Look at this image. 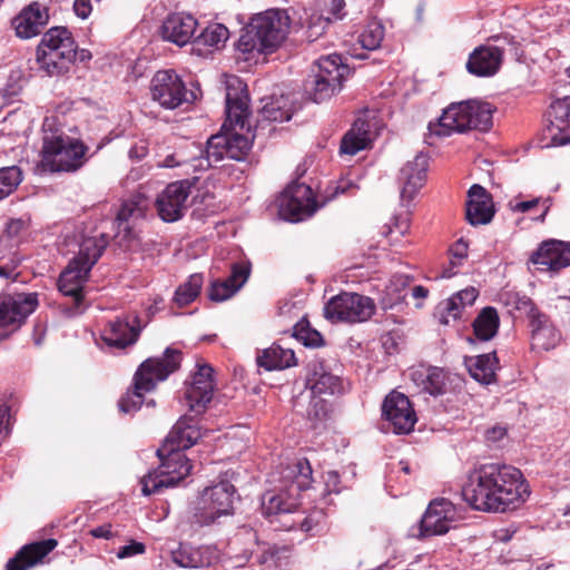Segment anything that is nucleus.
I'll return each mask as SVG.
<instances>
[{
    "label": "nucleus",
    "mask_w": 570,
    "mask_h": 570,
    "mask_svg": "<svg viewBox=\"0 0 570 570\" xmlns=\"http://www.w3.org/2000/svg\"><path fill=\"white\" fill-rule=\"evenodd\" d=\"M312 473L308 460L302 459L282 468L277 478L273 474L272 482L278 481V484L262 497V513L271 523L278 522L287 531L301 529L309 532L317 528L322 512L315 511L308 515L298 512L301 492L309 488Z\"/></svg>",
    "instance_id": "1"
},
{
    "label": "nucleus",
    "mask_w": 570,
    "mask_h": 570,
    "mask_svg": "<svg viewBox=\"0 0 570 570\" xmlns=\"http://www.w3.org/2000/svg\"><path fill=\"white\" fill-rule=\"evenodd\" d=\"M529 494L521 471L498 463L474 469L462 488L464 501L472 509L484 512H505L524 502Z\"/></svg>",
    "instance_id": "2"
},
{
    "label": "nucleus",
    "mask_w": 570,
    "mask_h": 570,
    "mask_svg": "<svg viewBox=\"0 0 570 570\" xmlns=\"http://www.w3.org/2000/svg\"><path fill=\"white\" fill-rule=\"evenodd\" d=\"M234 81L237 87L228 83L226 88V120L222 130L207 140L205 155L208 166H214L224 158L244 160L252 147V140L247 136L235 131L236 128L250 130V112L246 86L238 78Z\"/></svg>",
    "instance_id": "3"
},
{
    "label": "nucleus",
    "mask_w": 570,
    "mask_h": 570,
    "mask_svg": "<svg viewBox=\"0 0 570 570\" xmlns=\"http://www.w3.org/2000/svg\"><path fill=\"white\" fill-rule=\"evenodd\" d=\"M42 131L41 166L45 170L72 173L85 165L89 147L58 128L55 118L43 120Z\"/></svg>",
    "instance_id": "4"
},
{
    "label": "nucleus",
    "mask_w": 570,
    "mask_h": 570,
    "mask_svg": "<svg viewBox=\"0 0 570 570\" xmlns=\"http://www.w3.org/2000/svg\"><path fill=\"white\" fill-rule=\"evenodd\" d=\"M289 28L288 17L281 10H267L256 14L244 28L236 50L244 60L256 55L272 52L286 38Z\"/></svg>",
    "instance_id": "5"
},
{
    "label": "nucleus",
    "mask_w": 570,
    "mask_h": 570,
    "mask_svg": "<svg viewBox=\"0 0 570 570\" xmlns=\"http://www.w3.org/2000/svg\"><path fill=\"white\" fill-rule=\"evenodd\" d=\"M180 362L181 352L171 347H167L160 357L144 361L135 373L134 390L119 400V410L124 413L138 411L144 403V393L153 391L157 383L177 371Z\"/></svg>",
    "instance_id": "6"
},
{
    "label": "nucleus",
    "mask_w": 570,
    "mask_h": 570,
    "mask_svg": "<svg viewBox=\"0 0 570 570\" xmlns=\"http://www.w3.org/2000/svg\"><path fill=\"white\" fill-rule=\"evenodd\" d=\"M108 245V236L85 238L79 245L78 254L69 262L58 279V289L73 299L76 308H80L85 297V283L89 272L97 263Z\"/></svg>",
    "instance_id": "7"
},
{
    "label": "nucleus",
    "mask_w": 570,
    "mask_h": 570,
    "mask_svg": "<svg viewBox=\"0 0 570 570\" xmlns=\"http://www.w3.org/2000/svg\"><path fill=\"white\" fill-rule=\"evenodd\" d=\"M493 108L489 102L476 100L453 102L443 110L438 122L429 125V135L448 137L466 130L487 131L492 126Z\"/></svg>",
    "instance_id": "8"
},
{
    "label": "nucleus",
    "mask_w": 570,
    "mask_h": 570,
    "mask_svg": "<svg viewBox=\"0 0 570 570\" xmlns=\"http://www.w3.org/2000/svg\"><path fill=\"white\" fill-rule=\"evenodd\" d=\"M77 56V46L65 27L49 29L37 48L36 63L46 76H60L69 70Z\"/></svg>",
    "instance_id": "9"
},
{
    "label": "nucleus",
    "mask_w": 570,
    "mask_h": 570,
    "mask_svg": "<svg viewBox=\"0 0 570 570\" xmlns=\"http://www.w3.org/2000/svg\"><path fill=\"white\" fill-rule=\"evenodd\" d=\"M157 454L160 458V465L140 481L144 495L158 493L164 488L175 487L191 471L189 459L179 450L168 448V454L164 458L163 450L159 449Z\"/></svg>",
    "instance_id": "10"
},
{
    "label": "nucleus",
    "mask_w": 570,
    "mask_h": 570,
    "mask_svg": "<svg viewBox=\"0 0 570 570\" xmlns=\"http://www.w3.org/2000/svg\"><path fill=\"white\" fill-rule=\"evenodd\" d=\"M235 493V487L226 480L205 488L191 522L198 527H208L215 524L220 517L233 514Z\"/></svg>",
    "instance_id": "11"
},
{
    "label": "nucleus",
    "mask_w": 570,
    "mask_h": 570,
    "mask_svg": "<svg viewBox=\"0 0 570 570\" xmlns=\"http://www.w3.org/2000/svg\"><path fill=\"white\" fill-rule=\"evenodd\" d=\"M375 312L372 298L356 293L342 292L324 306V316L331 322L361 323Z\"/></svg>",
    "instance_id": "12"
},
{
    "label": "nucleus",
    "mask_w": 570,
    "mask_h": 570,
    "mask_svg": "<svg viewBox=\"0 0 570 570\" xmlns=\"http://www.w3.org/2000/svg\"><path fill=\"white\" fill-rule=\"evenodd\" d=\"M277 202L279 216L291 223L311 217L318 208L312 188L296 181L284 189Z\"/></svg>",
    "instance_id": "13"
},
{
    "label": "nucleus",
    "mask_w": 570,
    "mask_h": 570,
    "mask_svg": "<svg viewBox=\"0 0 570 570\" xmlns=\"http://www.w3.org/2000/svg\"><path fill=\"white\" fill-rule=\"evenodd\" d=\"M151 96L166 109H175L184 104H191L196 95L187 90L179 76L173 70H160L151 80Z\"/></svg>",
    "instance_id": "14"
},
{
    "label": "nucleus",
    "mask_w": 570,
    "mask_h": 570,
    "mask_svg": "<svg viewBox=\"0 0 570 570\" xmlns=\"http://www.w3.org/2000/svg\"><path fill=\"white\" fill-rule=\"evenodd\" d=\"M190 189L191 183L187 179L168 184L155 202L158 216L166 223L181 219L188 208Z\"/></svg>",
    "instance_id": "15"
},
{
    "label": "nucleus",
    "mask_w": 570,
    "mask_h": 570,
    "mask_svg": "<svg viewBox=\"0 0 570 570\" xmlns=\"http://www.w3.org/2000/svg\"><path fill=\"white\" fill-rule=\"evenodd\" d=\"M145 326L136 313L117 316L108 322L101 338L109 347L124 350L138 341Z\"/></svg>",
    "instance_id": "16"
},
{
    "label": "nucleus",
    "mask_w": 570,
    "mask_h": 570,
    "mask_svg": "<svg viewBox=\"0 0 570 570\" xmlns=\"http://www.w3.org/2000/svg\"><path fill=\"white\" fill-rule=\"evenodd\" d=\"M454 504L444 498L433 500L420 522V537H432L446 533L455 522Z\"/></svg>",
    "instance_id": "17"
},
{
    "label": "nucleus",
    "mask_w": 570,
    "mask_h": 570,
    "mask_svg": "<svg viewBox=\"0 0 570 570\" xmlns=\"http://www.w3.org/2000/svg\"><path fill=\"white\" fill-rule=\"evenodd\" d=\"M214 389V368L206 363L197 364L191 384L185 392L186 405L196 414L203 413L213 399Z\"/></svg>",
    "instance_id": "18"
},
{
    "label": "nucleus",
    "mask_w": 570,
    "mask_h": 570,
    "mask_svg": "<svg viewBox=\"0 0 570 570\" xmlns=\"http://www.w3.org/2000/svg\"><path fill=\"white\" fill-rule=\"evenodd\" d=\"M382 413L393 426L395 434L410 433L416 422V414L407 396L400 392H391L384 400Z\"/></svg>",
    "instance_id": "19"
},
{
    "label": "nucleus",
    "mask_w": 570,
    "mask_h": 570,
    "mask_svg": "<svg viewBox=\"0 0 570 570\" xmlns=\"http://www.w3.org/2000/svg\"><path fill=\"white\" fill-rule=\"evenodd\" d=\"M148 208L149 202L142 194H135L125 199L115 219L116 237L122 236V239L135 238L137 236L136 226L145 217Z\"/></svg>",
    "instance_id": "20"
},
{
    "label": "nucleus",
    "mask_w": 570,
    "mask_h": 570,
    "mask_svg": "<svg viewBox=\"0 0 570 570\" xmlns=\"http://www.w3.org/2000/svg\"><path fill=\"white\" fill-rule=\"evenodd\" d=\"M305 386L313 396L335 395L344 392L343 381L333 374L324 361L313 360L306 365Z\"/></svg>",
    "instance_id": "21"
},
{
    "label": "nucleus",
    "mask_w": 570,
    "mask_h": 570,
    "mask_svg": "<svg viewBox=\"0 0 570 570\" xmlns=\"http://www.w3.org/2000/svg\"><path fill=\"white\" fill-rule=\"evenodd\" d=\"M428 170V157L419 154L413 160L407 161L400 170L399 184L401 187V205L409 208L412 199L425 183Z\"/></svg>",
    "instance_id": "22"
},
{
    "label": "nucleus",
    "mask_w": 570,
    "mask_h": 570,
    "mask_svg": "<svg viewBox=\"0 0 570 570\" xmlns=\"http://www.w3.org/2000/svg\"><path fill=\"white\" fill-rule=\"evenodd\" d=\"M38 306L36 293L3 294L0 296V327L23 322Z\"/></svg>",
    "instance_id": "23"
},
{
    "label": "nucleus",
    "mask_w": 570,
    "mask_h": 570,
    "mask_svg": "<svg viewBox=\"0 0 570 570\" xmlns=\"http://www.w3.org/2000/svg\"><path fill=\"white\" fill-rule=\"evenodd\" d=\"M249 262H236L230 266V275L226 279H214L208 288V297L213 302H224L234 296L248 281Z\"/></svg>",
    "instance_id": "24"
},
{
    "label": "nucleus",
    "mask_w": 570,
    "mask_h": 570,
    "mask_svg": "<svg viewBox=\"0 0 570 570\" xmlns=\"http://www.w3.org/2000/svg\"><path fill=\"white\" fill-rule=\"evenodd\" d=\"M531 347L534 351H550L558 346L561 333L550 316L539 311L528 321Z\"/></svg>",
    "instance_id": "25"
},
{
    "label": "nucleus",
    "mask_w": 570,
    "mask_h": 570,
    "mask_svg": "<svg viewBox=\"0 0 570 570\" xmlns=\"http://www.w3.org/2000/svg\"><path fill=\"white\" fill-rule=\"evenodd\" d=\"M58 546L56 539H46L21 547L14 557L6 563V570H30L42 563L43 559Z\"/></svg>",
    "instance_id": "26"
},
{
    "label": "nucleus",
    "mask_w": 570,
    "mask_h": 570,
    "mask_svg": "<svg viewBox=\"0 0 570 570\" xmlns=\"http://www.w3.org/2000/svg\"><path fill=\"white\" fill-rule=\"evenodd\" d=\"M197 26L196 18L190 13L176 12L164 20L160 33L164 40L183 47L194 38Z\"/></svg>",
    "instance_id": "27"
},
{
    "label": "nucleus",
    "mask_w": 570,
    "mask_h": 570,
    "mask_svg": "<svg viewBox=\"0 0 570 570\" xmlns=\"http://www.w3.org/2000/svg\"><path fill=\"white\" fill-rule=\"evenodd\" d=\"M548 130L552 146L570 144V96L554 100L548 111Z\"/></svg>",
    "instance_id": "28"
},
{
    "label": "nucleus",
    "mask_w": 570,
    "mask_h": 570,
    "mask_svg": "<svg viewBox=\"0 0 570 570\" xmlns=\"http://www.w3.org/2000/svg\"><path fill=\"white\" fill-rule=\"evenodd\" d=\"M494 216V205L490 193L481 185L474 184L468 191L466 220L473 225L489 224Z\"/></svg>",
    "instance_id": "29"
},
{
    "label": "nucleus",
    "mask_w": 570,
    "mask_h": 570,
    "mask_svg": "<svg viewBox=\"0 0 570 570\" xmlns=\"http://www.w3.org/2000/svg\"><path fill=\"white\" fill-rule=\"evenodd\" d=\"M48 19L47 8L39 2H32L12 20V26L19 38L30 39L41 32Z\"/></svg>",
    "instance_id": "30"
},
{
    "label": "nucleus",
    "mask_w": 570,
    "mask_h": 570,
    "mask_svg": "<svg viewBox=\"0 0 570 570\" xmlns=\"http://www.w3.org/2000/svg\"><path fill=\"white\" fill-rule=\"evenodd\" d=\"M500 49L487 45L476 47L469 56L466 70L476 77H492L501 68Z\"/></svg>",
    "instance_id": "31"
},
{
    "label": "nucleus",
    "mask_w": 570,
    "mask_h": 570,
    "mask_svg": "<svg viewBox=\"0 0 570 570\" xmlns=\"http://www.w3.org/2000/svg\"><path fill=\"white\" fill-rule=\"evenodd\" d=\"M171 560L181 568L209 567L217 560V552L208 546L194 547L188 543H180L171 551Z\"/></svg>",
    "instance_id": "32"
},
{
    "label": "nucleus",
    "mask_w": 570,
    "mask_h": 570,
    "mask_svg": "<svg viewBox=\"0 0 570 570\" xmlns=\"http://www.w3.org/2000/svg\"><path fill=\"white\" fill-rule=\"evenodd\" d=\"M200 438V431L191 416H181L168 434L167 443L169 449L184 450L193 446Z\"/></svg>",
    "instance_id": "33"
},
{
    "label": "nucleus",
    "mask_w": 570,
    "mask_h": 570,
    "mask_svg": "<svg viewBox=\"0 0 570 570\" xmlns=\"http://www.w3.org/2000/svg\"><path fill=\"white\" fill-rule=\"evenodd\" d=\"M464 364L470 375L479 383L489 385L495 382V371L498 370L499 360L495 352L481 354L476 356H468Z\"/></svg>",
    "instance_id": "34"
},
{
    "label": "nucleus",
    "mask_w": 570,
    "mask_h": 570,
    "mask_svg": "<svg viewBox=\"0 0 570 570\" xmlns=\"http://www.w3.org/2000/svg\"><path fill=\"white\" fill-rule=\"evenodd\" d=\"M371 145L370 124L365 119H356L351 129L343 136L340 150L345 155H356Z\"/></svg>",
    "instance_id": "35"
},
{
    "label": "nucleus",
    "mask_w": 570,
    "mask_h": 570,
    "mask_svg": "<svg viewBox=\"0 0 570 570\" xmlns=\"http://www.w3.org/2000/svg\"><path fill=\"white\" fill-rule=\"evenodd\" d=\"M293 350L273 344L257 355V364L267 371L284 370L296 364Z\"/></svg>",
    "instance_id": "36"
},
{
    "label": "nucleus",
    "mask_w": 570,
    "mask_h": 570,
    "mask_svg": "<svg viewBox=\"0 0 570 570\" xmlns=\"http://www.w3.org/2000/svg\"><path fill=\"white\" fill-rule=\"evenodd\" d=\"M412 380L431 395H441L445 392V373L442 368L430 366L412 372Z\"/></svg>",
    "instance_id": "37"
},
{
    "label": "nucleus",
    "mask_w": 570,
    "mask_h": 570,
    "mask_svg": "<svg viewBox=\"0 0 570 570\" xmlns=\"http://www.w3.org/2000/svg\"><path fill=\"white\" fill-rule=\"evenodd\" d=\"M315 65L316 76H322L330 81L338 82L340 86H342L343 80L350 73L348 66L343 62L342 57L337 53L322 56L317 59Z\"/></svg>",
    "instance_id": "38"
},
{
    "label": "nucleus",
    "mask_w": 570,
    "mask_h": 570,
    "mask_svg": "<svg viewBox=\"0 0 570 570\" xmlns=\"http://www.w3.org/2000/svg\"><path fill=\"white\" fill-rule=\"evenodd\" d=\"M500 320L494 307L482 308L472 323L473 333L480 341H490L498 333Z\"/></svg>",
    "instance_id": "39"
},
{
    "label": "nucleus",
    "mask_w": 570,
    "mask_h": 570,
    "mask_svg": "<svg viewBox=\"0 0 570 570\" xmlns=\"http://www.w3.org/2000/svg\"><path fill=\"white\" fill-rule=\"evenodd\" d=\"M561 240H547L541 244L537 252L531 256L533 264L541 266L542 271L558 272L561 269L559 266V247Z\"/></svg>",
    "instance_id": "40"
},
{
    "label": "nucleus",
    "mask_w": 570,
    "mask_h": 570,
    "mask_svg": "<svg viewBox=\"0 0 570 570\" xmlns=\"http://www.w3.org/2000/svg\"><path fill=\"white\" fill-rule=\"evenodd\" d=\"M26 229L27 224L23 219H10L0 235V254L6 253V250H18Z\"/></svg>",
    "instance_id": "41"
},
{
    "label": "nucleus",
    "mask_w": 570,
    "mask_h": 570,
    "mask_svg": "<svg viewBox=\"0 0 570 570\" xmlns=\"http://www.w3.org/2000/svg\"><path fill=\"white\" fill-rule=\"evenodd\" d=\"M501 299L509 307V313H519L520 316H525L528 321L540 311L529 296L518 292H505Z\"/></svg>",
    "instance_id": "42"
},
{
    "label": "nucleus",
    "mask_w": 570,
    "mask_h": 570,
    "mask_svg": "<svg viewBox=\"0 0 570 570\" xmlns=\"http://www.w3.org/2000/svg\"><path fill=\"white\" fill-rule=\"evenodd\" d=\"M229 38V30L222 23L208 24L199 36L194 39L197 45L220 49Z\"/></svg>",
    "instance_id": "43"
},
{
    "label": "nucleus",
    "mask_w": 570,
    "mask_h": 570,
    "mask_svg": "<svg viewBox=\"0 0 570 570\" xmlns=\"http://www.w3.org/2000/svg\"><path fill=\"white\" fill-rule=\"evenodd\" d=\"M203 283L204 277L202 274L190 275L188 279L176 289L174 296L175 303L180 307L190 304L198 296Z\"/></svg>",
    "instance_id": "44"
},
{
    "label": "nucleus",
    "mask_w": 570,
    "mask_h": 570,
    "mask_svg": "<svg viewBox=\"0 0 570 570\" xmlns=\"http://www.w3.org/2000/svg\"><path fill=\"white\" fill-rule=\"evenodd\" d=\"M384 26L381 21L373 19L371 20L361 35L358 36V42L362 48L366 50H375L381 46V42L384 38Z\"/></svg>",
    "instance_id": "45"
},
{
    "label": "nucleus",
    "mask_w": 570,
    "mask_h": 570,
    "mask_svg": "<svg viewBox=\"0 0 570 570\" xmlns=\"http://www.w3.org/2000/svg\"><path fill=\"white\" fill-rule=\"evenodd\" d=\"M22 170L18 166L0 168V202L10 196L22 181Z\"/></svg>",
    "instance_id": "46"
},
{
    "label": "nucleus",
    "mask_w": 570,
    "mask_h": 570,
    "mask_svg": "<svg viewBox=\"0 0 570 570\" xmlns=\"http://www.w3.org/2000/svg\"><path fill=\"white\" fill-rule=\"evenodd\" d=\"M490 48L500 49V60L503 62V57L505 52H510L511 55L518 57L521 55L520 50V41L510 33L495 35L489 38L488 43H485Z\"/></svg>",
    "instance_id": "47"
},
{
    "label": "nucleus",
    "mask_w": 570,
    "mask_h": 570,
    "mask_svg": "<svg viewBox=\"0 0 570 570\" xmlns=\"http://www.w3.org/2000/svg\"><path fill=\"white\" fill-rule=\"evenodd\" d=\"M341 87L338 82H333L315 75L309 95L313 101L318 104L330 99L336 91L341 90Z\"/></svg>",
    "instance_id": "48"
},
{
    "label": "nucleus",
    "mask_w": 570,
    "mask_h": 570,
    "mask_svg": "<svg viewBox=\"0 0 570 570\" xmlns=\"http://www.w3.org/2000/svg\"><path fill=\"white\" fill-rule=\"evenodd\" d=\"M8 255L0 256V277L16 279L19 276L18 267L22 261L18 250H7Z\"/></svg>",
    "instance_id": "49"
},
{
    "label": "nucleus",
    "mask_w": 570,
    "mask_h": 570,
    "mask_svg": "<svg viewBox=\"0 0 570 570\" xmlns=\"http://www.w3.org/2000/svg\"><path fill=\"white\" fill-rule=\"evenodd\" d=\"M238 535H245L250 540H254L256 546L258 547V551L256 552V560L259 564H265L268 561L273 560L276 556V549L266 543H259L257 533L252 528L243 527Z\"/></svg>",
    "instance_id": "50"
},
{
    "label": "nucleus",
    "mask_w": 570,
    "mask_h": 570,
    "mask_svg": "<svg viewBox=\"0 0 570 570\" xmlns=\"http://www.w3.org/2000/svg\"><path fill=\"white\" fill-rule=\"evenodd\" d=\"M463 307L452 296L438 306V315L441 324L448 325L451 321H456Z\"/></svg>",
    "instance_id": "51"
},
{
    "label": "nucleus",
    "mask_w": 570,
    "mask_h": 570,
    "mask_svg": "<svg viewBox=\"0 0 570 570\" xmlns=\"http://www.w3.org/2000/svg\"><path fill=\"white\" fill-rule=\"evenodd\" d=\"M262 117L268 121L283 122L292 118V112L289 109L283 108L279 101H272L263 107Z\"/></svg>",
    "instance_id": "52"
},
{
    "label": "nucleus",
    "mask_w": 570,
    "mask_h": 570,
    "mask_svg": "<svg viewBox=\"0 0 570 570\" xmlns=\"http://www.w3.org/2000/svg\"><path fill=\"white\" fill-rule=\"evenodd\" d=\"M327 412H328L327 402L324 399H322L321 396L312 395V401L307 409V417L314 422L322 421L326 417Z\"/></svg>",
    "instance_id": "53"
},
{
    "label": "nucleus",
    "mask_w": 570,
    "mask_h": 570,
    "mask_svg": "<svg viewBox=\"0 0 570 570\" xmlns=\"http://www.w3.org/2000/svg\"><path fill=\"white\" fill-rule=\"evenodd\" d=\"M478 295L479 292L474 287H468L453 294L452 297L464 308L471 306L478 298Z\"/></svg>",
    "instance_id": "54"
},
{
    "label": "nucleus",
    "mask_w": 570,
    "mask_h": 570,
    "mask_svg": "<svg viewBox=\"0 0 570 570\" xmlns=\"http://www.w3.org/2000/svg\"><path fill=\"white\" fill-rule=\"evenodd\" d=\"M322 6L330 11L333 19H342L345 16L344 0H321Z\"/></svg>",
    "instance_id": "55"
},
{
    "label": "nucleus",
    "mask_w": 570,
    "mask_h": 570,
    "mask_svg": "<svg viewBox=\"0 0 570 570\" xmlns=\"http://www.w3.org/2000/svg\"><path fill=\"white\" fill-rule=\"evenodd\" d=\"M145 551V546L140 542H131L130 544L121 547L118 552L117 557L119 559L129 558L136 554H140Z\"/></svg>",
    "instance_id": "56"
},
{
    "label": "nucleus",
    "mask_w": 570,
    "mask_h": 570,
    "mask_svg": "<svg viewBox=\"0 0 570 570\" xmlns=\"http://www.w3.org/2000/svg\"><path fill=\"white\" fill-rule=\"evenodd\" d=\"M541 202V198H533L524 202H510L509 206L514 213H528L537 207Z\"/></svg>",
    "instance_id": "57"
},
{
    "label": "nucleus",
    "mask_w": 570,
    "mask_h": 570,
    "mask_svg": "<svg viewBox=\"0 0 570 570\" xmlns=\"http://www.w3.org/2000/svg\"><path fill=\"white\" fill-rule=\"evenodd\" d=\"M340 475L336 471H327L325 474V488L328 493H340Z\"/></svg>",
    "instance_id": "58"
},
{
    "label": "nucleus",
    "mask_w": 570,
    "mask_h": 570,
    "mask_svg": "<svg viewBox=\"0 0 570 570\" xmlns=\"http://www.w3.org/2000/svg\"><path fill=\"white\" fill-rule=\"evenodd\" d=\"M73 11L77 17H79L81 19H87L92 11L91 1L90 0H75Z\"/></svg>",
    "instance_id": "59"
},
{
    "label": "nucleus",
    "mask_w": 570,
    "mask_h": 570,
    "mask_svg": "<svg viewBox=\"0 0 570 570\" xmlns=\"http://www.w3.org/2000/svg\"><path fill=\"white\" fill-rule=\"evenodd\" d=\"M390 232H396L400 235H404L409 229L407 216H395L393 217L391 225L389 226Z\"/></svg>",
    "instance_id": "60"
},
{
    "label": "nucleus",
    "mask_w": 570,
    "mask_h": 570,
    "mask_svg": "<svg viewBox=\"0 0 570 570\" xmlns=\"http://www.w3.org/2000/svg\"><path fill=\"white\" fill-rule=\"evenodd\" d=\"M452 258L456 263L461 264V262L468 256V245L462 239L458 240L454 246L451 248Z\"/></svg>",
    "instance_id": "61"
},
{
    "label": "nucleus",
    "mask_w": 570,
    "mask_h": 570,
    "mask_svg": "<svg viewBox=\"0 0 570 570\" xmlns=\"http://www.w3.org/2000/svg\"><path fill=\"white\" fill-rule=\"evenodd\" d=\"M90 534L97 539H111L115 535L112 531V525L110 523H105L102 525L96 527L90 530Z\"/></svg>",
    "instance_id": "62"
},
{
    "label": "nucleus",
    "mask_w": 570,
    "mask_h": 570,
    "mask_svg": "<svg viewBox=\"0 0 570 570\" xmlns=\"http://www.w3.org/2000/svg\"><path fill=\"white\" fill-rule=\"evenodd\" d=\"M331 18L323 19L322 17L317 18V22L313 23L308 27V38L312 40L316 39L324 32L325 26L330 22Z\"/></svg>",
    "instance_id": "63"
},
{
    "label": "nucleus",
    "mask_w": 570,
    "mask_h": 570,
    "mask_svg": "<svg viewBox=\"0 0 570 570\" xmlns=\"http://www.w3.org/2000/svg\"><path fill=\"white\" fill-rule=\"evenodd\" d=\"M559 261L561 269L570 266V243L561 242V246L559 247Z\"/></svg>",
    "instance_id": "64"
}]
</instances>
